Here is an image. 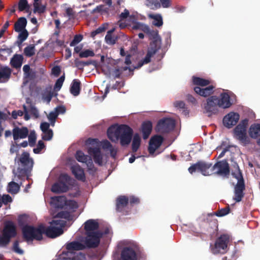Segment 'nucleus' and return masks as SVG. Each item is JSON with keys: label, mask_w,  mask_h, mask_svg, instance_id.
<instances>
[{"label": "nucleus", "mask_w": 260, "mask_h": 260, "mask_svg": "<svg viewBox=\"0 0 260 260\" xmlns=\"http://www.w3.org/2000/svg\"><path fill=\"white\" fill-rule=\"evenodd\" d=\"M213 175H218L223 177H228L230 175L229 165L225 159L218 161L212 168Z\"/></svg>", "instance_id": "2eb2a0df"}, {"label": "nucleus", "mask_w": 260, "mask_h": 260, "mask_svg": "<svg viewBox=\"0 0 260 260\" xmlns=\"http://www.w3.org/2000/svg\"><path fill=\"white\" fill-rule=\"evenodd\" d=\"M52 199L56 202V207L63 208L73 213L78 208L77 202L74 200L67 201L64 197H55Z\"/></svg>", "instance_id": "9b49d317"}, {"label": "nucleus", "mask_w": 260, "mask_h": 260, "mask_svg": "<svg viewBox=\"0 0 260 260\" xmlns=\"http://www.w3.org/2000/svg\"><path fill=\"white\" fill-rule=\"evenodd\" d=\"M230 209L229 206H228V207H226L225 208H222V209L218 210L217 211L214 212V214L218 217H221V216H225V215H227L228 214H229L230 212Z\"/></svg>", "instance_id": "79ce46f5"}, {"label": "nucleus", "mask_w": 260, "mask_h": 260, "mask_svg": "<svg viewBox=\"0 0 260 260\" xmlns=\"http://www.w3.org/2000/svg\"><path fill=\"white\" fill-rule=\"evenodd\" d=\"M128 202H129L131 205H134V204H139L140 202L139 199L135 197L131 196L128 198Z\"/></svg>", "instance_id": "bf43d9fd"}, {"label": "nucleus", "mask_w": 260, "mask_h": 260, "mask_svg": "<svg viewBox=\"0 0 260 260\" xmlns=\"http://www.w3.org/2000/svg\"><path fill=\"white\" fill-rule=\"evenodd\" d=\"M234 166L235 170L232 173V175L238 180V182L235 186L233 200L236 202H240L244 196V190L245 189V185L242 172L238 164L235 162Z\"/></svg>", "instance_id": "39448f33"}, {"label": "nucleus", "mask_w": 260, "mask_h": 260, "mask_svg": "<svg viewBox=\"0 0 260 260\" xmlns=\"http://www.w3.org/2000/svg\"><path fill=\"white\" fill-rule=\"evenodd\" d=\"M73 174L75 178L80 181H85V176L83 169L78 164L74 165L71 168Z\"/></svg>", "instance_id": "4be33fe9"}, {"label": "nucleus", "mask_w": 260, "mask_h": 260, "mask_svg": "<svg viewBox=\"0 0 260 260\" xmlns=\"http://www.w3.org/2000/svg\"><path fill=\"white\" fill-rule=\"evenodd\" d=\"M230 238L228 235L222 234L216 240L212 251L214 254L224 253L227 251Z\"/></svg>", "instance_id": "ddd939ff"}, {"label": "nucleus", "mask_w": 260, "mask_h": 260, "mask_svg": "<svg viewBox=\"0 0 260 260\" xmlns=\"http://www.w3.org/2000/svg\"><path fill=\"white\" fill-rule=\"evenodd\" d=\"M12 134L14 140L16 141L19 139H24L28 135V130L26 127H15L12 131Z\"/></svg>", "instance_id": "6ab92c4d"}, {"label": "nucleus", "mask_w": 260, "mask_h": 260, "mask_svg": "<svg viewBox=\"0 0 260 260\" xmlns=\"http://www.w3.org/2000/svg\"><path fill=\"white\" fill-rule=\"evenodd\" d=\"M212 164L204 161H198L197 163L192 164L188 169L190 174L196 171L201 172L204 176L213 175Z\"/></svg>", "instance_id": "1a4fd4ad"}, {"label": "nucleus", "mask_w": 260, "mask_h": 260, "mask_svg": "<svg viewBox=\"0 0 260 260\" xmlns=\"http://www.w3.org/2000/svg\"><path fill=\"white\" fill-rule=\"evenodd\" d=\"M18 164H20L23 168H18V172L19 176H25L30 172L34 165V161L30 157L29 154L27 152H23L18 159Z\"/></svg>", "instance_id": "6e6552de"}, {"label": "nucleus", "mask_w": 260, "mask_h": 260, "mask_svg": "<svg viewBox=\"0 0 260 260\" xmlns=\"http://www.w3.org/2000/svg\"><path fill=\"white\" fill-rule=\"evenodd\" d=\"M239 118L240 115H225L222 120L223 124L225 127L230 128L237 123Z\"/></svg>", "instance_id": "a211bd4d"}, {"label": "nucleus", "mask_w": 260, "mask_h": 260, "mask_svg": "<svg viewBox=\"0 0 260 260\" xmlns=\"http://www.w3.org/2000/svg\"><path fill=\"white\" fill-rule=\"evenodd\" d=\"M152 129V122L150 121H144L142 123L141 126V132L143 138L147 139L150 136Z\"/></svg>", "instance_id": "5701e85b"}, {"label": "nucleus", "mask_w": 260, "mask_h": 260, "mask_svg": "<svg viewBox=\"0 0 260 260\" xmlns=\"http://www.w3.org/2000/svg\"><path fill=\"white\" fill-rule=\"evenodd\" d=\"M19 151L18 145V144H12L11 146L10 152L11 154H13L14 153H18Z\"/></svg>", "instance_id": "69168bd1"}, {"label": "nucleus", "mask_w": 260, "mask_h": 260, "mask_svg": "<svg viewBox=\"0 0 260 260\" xmlns=\"http://www.w3.org/2000/svg\"><path fill=\"white\" fill-rule=\"evenodd\" d=\"M17 235V227L14 223L10 220L6 221L2 231V235H0V245L6 246L9 244L11 239Z\"/></svg>", "instance_id": "423d86ee"}, {"label": "nucleus", "mask_w": 260, "mask_h": 260, "mask_svg": "<svg viewBox=\"0 0 260 260\" xmlns=\"http://www.w3.org/2000/svg\"><path fill=\"white\" fill-rule=\"evenodd\" d=\"M149 17L153 19V21H152L153 25L156 26H160L162 25V18L160 15L149 14Z\"/></svg>", "instance_id": "72a5a7b5"}, {"label": "nucleus", "mask_w": 260, "mask_h": 260, "mask_svg": "<svg viewBox=\"0 0 260 260\" xmlns=\"http://www.w3.org/2000/svg\"><path fill=\"white\" fill-rule=\"evenodd\" d=\"M157 50V47L156 45L154 43L151 44L150 47L148 49L147 53L145 58L143 61L139 62V65L137 67L135 66L134 64H133L132 66H129L132 63L130 59L131 56L129 55H127L125 58V63L128 66L124 67L122 70L123 71H125L128 69L129 71H132L134 69L141 67L144 63H148L150 61L151 57L155 54Z\"/></svg>", "instance_id": "0eeeda50"}, {"label": "nucleus", "mask_w": 260, "mask_h": 260, "mask_svg": "<svg viewBox=\"0 0 260 260\" xmlns=\"http://www.w3.org/2000/svg\"><path fill=\"white\" fill-rule=\"evenodd\" d=\"M121 260H137L135 250L131 247H124L121 252Z\"/></svg>", "instance_id": "f3484780"}, {"label": "nucleus", "mask_w": 260, "mask_h": 260, "mask_svg": "<svg viewBox=\"0 0 260 260\" xmlns=\"http://www.w3.org/2000/svg\"><path fill=\"white\" fill-rule=\"evenodd\" d=\"M146 5L151 9H156L160 7V5L157 0H147Z\"/></svg>", "instance_id": "a19ab883"}, {"label": "nucleus", "mask_w": 260, "mask_h": 260, "mask_svg": "<svg viewBox=\"0 0 260 260\" xmlns=\"http://www.w3.org/2000/svg\"><path fill=\"white\" fill-rule=\"evenodd\" d=\"M80 89V82L77 80H74L72 83L70 89L71 93L76 96L79 94Z\"/></svg>", "instance_id": "473e14b6"}, {"label": "nucleus", "mask_w": 260, "mask_h": 260, "mask_svg": "<svg viewBox=\"0 0 260 260\" xmlns=\"http://www.w3.org/2000/svg\"><path fill=\"white\" fill-rule=\"evenodd\" d=\"M107 24H104L99 27L94 31L92 32V35H95L101 33L106 30Z\"/></svg>", "instance_id": "e2e57ef3"}, {"label": "nucleus", "mask_w": 260, "mask_h": 260, "mask_svg": "<svg viewBox=\"0 0 260 260\" xmlns=\"http://www.w3.org/2000/svg\"><path fill=\"white\" fill-rule=\"evenodd\" d=\"M128 204V198L125 196H120L116 200V209L118 211H122L123 208L124 214H126L125 208Z\"/></svg>", "instance_id": "412c9836"}, {"label": "nucleus", "mask_w": 260, "mask_h": 260, "mask_svg": "<svg viewBox=\"0 0 260 260\" xmlns=\"http://www.w3.org/2000/svg\"><path fill=\"white\" fill-rule=\"evenodd\" d=\"M175 126V121L170 118L159 120L156 126V131L161 134H167L172 131Z\"/></svg>", "instance_id": "f8f14e48"}, {"label": "nucleus", "mask_w": 260, "mask_h": 260, "mask_svg": "<svg viewBox=\"0 0 260 260\" xmlns=\"http://www.w3.org/2000/svg\"><path fill=\"white\" fill-rule=\"evenodd\" d=\"M50 124L48 122H42L40 125V128L42 132H45L48 130L50 129L49 128Z\"/></svg>", "instance_id": "680f3d73"}, {"label": "nucleus", "mask_w": 260, "mask_h": 260, "mask_svg": "<svg viewBox=\"0 0 260 260\" xmlns=\"http://www.w3.org/2000/svg\"><path fill=\"white\" fill-rule=\"evenodd\" d=\"M192 80L194 84L202 87L208 85L210 83L209 80H206L199 77H193Z\"/></svg>", "instance_id": "e433bc0d"}, {"label": "nucleus", "mask_w": 260, "mask_h": 260, "mask_svg": "<svg viewBox=\"0 0 260 260\" xmlns=\"http://www.w3.org/2000/svg\"><path fill=\"white\" fill-rule=\"evenodd\" d=\"M71 177L67 174H63L60 176L59 180L57 182L53 184L51 187V191L55 193H61L67 192L69 187L66 182H69Z\"/></svg>", "instance_id": "4468645a"}, {"label": "nucleus", "mask_w": 260, "mask_h": 260, "mask_svg": "<svg viewBox=\"0 0 260 260\" xmlns=\"http://www.w3.org/2000/svg\"><path fill=\"white\" fill-rule=\"evenodd\" d=\"M102 145L104 149H109L112 147V144L107 140L102 141Z\"/></svg>", "instance_id": "052dcab7"}, {"label": "nucleus", "mask_w": 260, "mask_h": 260, "mask_svg": "<svg viewBox=\"0 0 260 260\" xmlns=\"http://www.w3.org/2000/svg\"><path fill=\"white\" fill-rule=\"evenodd\" d=\"M22 56L20 55H15L12 58L11 63L12 66L15 68H19L22 63Z\"/></svg>", "instance_id": "f704fd0d"}, {"label": "nucleus", "mask_w": 260, "mask_h": 260, "mask_svg": "<svg viewBox=\"0 0 260 260\" xmlns=\"http://www.w3.org/2000/svg\"><path fill=\"white\" fill-rule=\"evenodd\" d=\"M174 106L180 109L185 108V105L183 102L179 101L174 103Z\"/></svg>", "instance_id": "774afa93"}, {"label": "nucleus", "mask_w": 260, "mask_h": 260, "mask_svg": "<svg viewBox=\"0 0 260 260\" xmlns=\"http://www.w3.org/2000/svg\"><path fill=\"white\" fill-rule=\"evenodd\" d=\"M73 213L68 210L62 211L58 212L56 217L60 218H64L68 220H72L73 219Z\"/></svg>", "instance_id": "2f4dec72"}, {"label": "nucleus", "mask_w": 260, "mask_h": 260, "mask_svg": "<svg viewBox=\"0 0 260 260\" xmlns=\"http://www.w3.org/2000/svg\"><path fill=\"white\" fill-rule=\"evenodd\" d=\"M44 143L42 140L38 141L37 147L34 148L33 152L36 154H39L41 152V150L45 147Z\"/></svg>", "instance_id": "8fccbe9b"}, {"label": "nucleus", "mask_w": 260, "mask_h": 260, "mask_svg": "<svg viewBox=\"0 0 260 260\" xmlns=\"http://www.w3.org/2000/svg\"><path fill=\"white\" fill-rule=\"evenodd\" d=\"M132 28L134 29L141 30L147 34H150L148 26L140 22L133 21L132 22Z\"/></svg>", "instance_id": "c85d7f7f"}, {"label": "nucleus", "mask_w": 260, "mask_h": 260, "mask_svg": "<svg viewBox=\"0 0 260 260\" xmlns=\"http://www.w3.org/2000/svg\"><path fill=\"white\" fill-rule=\"evenodd\" d=\"M214 87L213 86H209L206 88H201L199 86L194 87V91L201 96L204 97L210 95L212 92Z\"/></svg>", "instance_id": "393cba45"}, {"label": "nucleus", "mask_w": 260, "mask_h": 260, "mask_svg": "<svg viewBox=\"0 0 260 260\" xmlns=\"http://www.w3.org/2000/svg\"><path fill=\"white\" fill-rule=\"evenodd\" d=\"M11 71L7 67L0 68V83H4L7 82L10 76Z\"/></svg>", "instance_id": "bb28decb"}, {"label": "nucleus", "mask_w": 260, "mask_h": 260, "mask_svg": "<svg viewBox=\"0 0 260 260\" xmlns=\"http://www.w3.org/2000/svg\"><path fill=\"white\" fill-rule=\"evenodd\" d=\"M48 119L50 122V124L51 126H53L54 125L56 120L57 118L58 115H47Z\"/></svg>", "instance_id": "13d9d810"}, {"label": "nucleus", "mask_w": 260, "mask_h": 260, "mask_svg": "<svg viewBox=\"0 0 260 260\" xmlns=\"http://www.w3.org/2000/svg\"><path fill=\"white\" fill-rule=\"evenodd\" d=\"M108 138L113 142L119 140L121 146H128L132 141V152H136L139 149L141 142V138L138 133L134 135V131L126 124H114L107 129Z\"/></svg>", "instance_id": "f03ea898"}, {"label": "nucleus", "mask_w": 260, "mask_h": 260, "mask_svg": "<svg viewBox=\"0 0 260 260\" xmlns=\"http://www.w3.org/2000/svg\"><path fill=\"white\" fill-rule=\"evenodd\" d=\"M90 156L85 155V154L81 150L77 151L75 154L76 159L81 162H86Z\"/></svg>", "instance_id": "c9c22d12"}, {"label": "nucleus", "mask_w": 260, "mask_h": 260, "mask_svg": "<svg viewBox=\"0 0 260 260\" xmlns=\"http://www.w3.org/2000/svg\"><path fill=\"white\" fill-rule=\"evenodd\" d=\"M53 93L51 88L46 89L43 94L42 99L44 102L49 103L52 97Z\"/></svg>", "instance_id": "4c0bfd02"}, {"label": "nucleus", "mask_w": 260, "mask_h": 260, "mask_svg": "<svg viewBox=\"0 0 260 260\" xmlns=\"http://www.w3.org/2000/svg\"><path fill=\"white\" fill-rule=\"evenodd\" d=\"M64 80V76H61L56 81L55 86H54V90L56 91H58L61 88L62 84Z\"/></svg>", "instance_id": "3c124183"}, {"label": "nucleus", "mask_w": 260, "mask_h": 260, "mask_svg": "<svg viewBox=\"0 0 260 260\" xmlns=\"http://www.w3.org/2000/svg\"><path fill=\"white\" fill-rule=\"evenodd\" d=\"M24 52L25 55L27 56H31L33 55L35 52V46L32 45H30L26 47L25 48Z\"/></svg>", "instance_id": "a18cd8bd"}, {"label": "nucleus", "mask_w": 260, "mask_h": 260, "mask_svg": "<svg viewBox=\"0 0 260 260\" xmlns=\"http://www.w3.org/2000/svg\"><path fill=\"white\" fill-rule=\"evenodd\" d=\"M23 71L24 73V77L26 78H29L30 76V67L28 65H24L23 67Z\"/></svg>", "instance_id": "4d7b16f0"}, {"label": "nucleus", "mask_w": 260, "mask_h": 260, "mask_svg": "<svg viewBox=\"0 0 260 260\" xmlns=\"http://www.w3.org/2000/svg\"><path fill=\"white\" fill-rule=\"evenodd\" d=\"M94 11L99 12H106L108 11V8L105 7V6L104 5H100L99 6H98L95 9Z\"/></svg>", "instance_id": "338daca9"}, {"label": "nucleus", "mask_w": 260, "mask_h": 260, "mask_svg": "<svg viewBox=\"0 0 260 260\" xmlns=\"http://www.w3.org/2000/svg\"><path fill=\"white\" fill-rule=\"evenodd\" d=\"M86 163L88 169L89 171H91L93 172H96V169L94 166L91 157H89L88 160H87V161Z\"/></svg>", "instance_id": "864d4df0"}, {"label": "nucleus", "mask_w": 260, "mask_h": 260, "mask_svg": "<svg viewBox=\"0 0 260 260\" xmlns=\"http://www.w3.org/2000/svg\"><path fill=\"white\" fill-rule=\"evenodd\" d=\"M19 32L18 38L21 41H24L28 37V33L26 29L18 31Z\"/></svg>", "instance_id": "603ef678"}, {"label": "nucleus", "mask_w": 260, "mask_h": 260, "mask_svg": "<svg viewBox=\"0 0 260 260\" xmlns=\"http://www.w3.org/2000/svg\"><path fill=\"white\" fill-rule=\"evenodd\" d=\"M2 200L3 204L5 205H7L9 203L12 202V199L9 194H4L2 197Z\"/></svg>", "instance_id": "6e6d98bb"}, {"label": "nucleus", "mask_w": 260, "mask_h": 260, "mask_svg": "<svg viewBox=\"0 0 260 260\" xmlns=\"http://www.w3.org/2000/svg\"><path fill=\"white\" fill-rule=\"evenodd\" d=\"M20 190V186L18 183L12 181L9 183L7 191L11 194H16Z\"/></svg>", "instance_id": "7c9ffc66"}, {"label": "nucleus", "mask_w": 260, "mask_h": 260, "mask_svg": "<svg viewBox=\"0 0 260 260\" xmlns=\"http://www.w3.org/2000/svg\"><path fill=\"white\" fill-rule=\"evenodd\" d=\"M52 226L46 228L40 224L36 228L30 225H25L22 228L23 238L26 242L34 240L41 241L43 239V234H45L47 237L54 238L61 234L63 231L62 229L65 224L63 220L61 219L53 220L50 222Z\"/></svg>", "instance_id": "f257e3e1"}, {"label": "nucleus", "mask_w": 260, "mask_h": 260, "mask_svg": "<svg viewBox=\"0 0 260 260\" xmlns=\"http://www.w3.org/2000/svg\"><path fill=\"white\" fill-rule=\"evenodd\" d=\"M26 216L25 214L20 215L18 217V222L20 225L24 224L26 222Z\"/></svg>", "instance_id": "0e129e2a"}, {"label": "nucleus", "mask_w": 260, "mask_h": 260, "mask_svg": "<svg viewBox=\"0 0 260 260\" xmlns=\"http://www.w3.org/2000/svg\"><path fill=\"white\" fill-rule=\"evenodd\" d=\"M18 8L20 11L24 10L28 11L29 10V6L27 0H20L18 4Z\"/></svg>", "instance_id": "37998d69"}, {"label": "nucleus", "mask_w": 260, "mask_h": 260, "mask_svg": "<svg viewBox=\"0 0 260 260\" xmlns=\"http://www.w3.org/2000/svg\"><path fill=\"white\" fill-rule=\"evenodd\" d=\"M34 12L39 13H43L45 10V6L40 5V0H34Z\"/></svg>", "instance_id": "58836bf2"}, {"label": "nucleus", "mask_w": 260, "mask_h": 260, "mask_svg": "<svg viewBox=\"0 0 260 260\" xmlns=\"http://www.w3.org/2000/svg\"><path fill=\"white\" fill-rule=\"evenodd\" d=\"M248 120L246 118L242 120L234 129V137L243 143L248 141L247 128Z\"/></svg>", "instance_id": "9d476101"}, {"label": "nucleus", "mask_w": 260, "mask_h": 260, "mask_svg": "<svg viewBox=\"0 0 260 260\" xmlns=\"http://www.w3.org/2000/svg\"><path fill=\"white\" fill-rule=\"evenodd\" d=\"M82 39H83L82 36L80 35H76L74 37L73 40L70 43V46H75V45H76L78 43H79V42H80L82 40Z\"/></svg>", "instance_id": "5fc2aeb1"}, {"label": "nucleus", "mask_w": 260, "mask_h": 260, "mask_svg": "<svg viewBox=\"0 0 260 260\" xmlns=\"http://www.w3.org/2000/svg\"><path fill=\"white\" fill-rule=\"evenodd\" d=\"M25 114H37L38 110L35 106L31 103L27 101L26 103L23 106Z\"/></svg>", "instance_id": "c756f323"}, {"label": "nucleus", "mask_w": 260, "mask_h": 260, "mask_svg": "<svg viewBox=\"0 0 260 260\" xmlns=\"http://www.w3.org/2000/svg\"><path fill=\"white\" fill-rule=\"evenodd\" d=\"M94 55V53L92 50L87 49L81 51L79 53V56L81 58H86L90 56H93Z\"/></svg>", "instance_id": "49530a36"}, {"label": "nucleus", "mask_w": 260, "mask_h": 260, "mask_svg": "<svg viewBox=\"0 0 260 260\" xmlns=\"http://www.w3.org/2000/svg\"><path fill=\"white\" fill-rule=\"evenodd\" d=\"M86 237L84 241L88 248H95L99 246L103 233L98 230L99 223L95 219H88L84 223Z\"/></svg>", "instance_id": "7ed1b4c3"}, {"label": "nucleus", "mask_w": 260, "mask_h": 260, "mask_svg": "<svg viewBox=\"0 0 260 260\" xmlns=\"http://www.w3.org/2000/svg\"><path fill=\"white\" fill-rule=\"evenodd\" d=\"M37 137L35 132H31L28 136L29 145L30 147L35 146L36 144Z\"/></svg>", "instance_id": "de8ad7c7"}, {"label": "nucleus", "mask_w": 260, "mask_h": 260, "mask_svg": "<svg viewBox=\"0 0 260 260\" xmlns=\"http://www.w3.org/2000/svg\"><path fill=\"white\" fill-rule=\"evenodd\" d=\"M88 153L93 155V160L95 164L99 166L103 164V156L100 149L99 147H90L88 149Z\"/></svg>", "instance_id": "aec40b11"}, {"label": "nucleus", "mask_w": 260, "mask_h": 260, "mask_svg": "<svg viewBox=\"0 0 260 260\" xmlns=\"http://www.w3.org/2000/svg\"><path fill=\"white\" fill-rule=\"evenodd\" d=\"M249 135L253 139H256L260 137V123H254L252 124L249 129Z\"/></svg>", "instance_id": "a878e982"}, {"label": "nucleus", "mask_w": 260, "mask_h": 260, "mask_svg": "<svg viewBox=\"0 0 260 260\" xmlns=\"http://www.w3.org/2000/svg\"><path fill=\"white\" fill-rule=\"evenodd\" d=\"M235 95L231 91H223L219 97L212 96L207 100V103L204 105V108L207 112H212L216 110L217 107L223 109L229 108L233 104Z\"/></svg>", "instance_id": "20e7f679"}, {"label": "nucleus", "mask_w": 260, "mask_h": 260, "mask_svg": "<svg viewBox=\"0 0 260 260\" xmlns=\"http://www.w3.org/2000/svg\"><path fill=\"white\" fill-rule=\"evenodd\" d=\"M19 241L15 240L13 243L12 249L15 252L19 254H23V250L19 248Z\"/></svg>", "instance_id": "09e8293b"}, {"label": "nucleus", "mask_w": 260, "mask_h": 260, "mask_svg": "<svg viewBox=\"0 0 260 260\" xmlns=\"http://www.w3.org/2000/svg\"><path fill=\"white\" fill-rule=\"evenodd\" d=\"M27 21L24 17H20L15 23L14 29L16 31H20L25 29Z\"/></svg>", "instance_id": "cd10ccee"}, {"label": "nucleus", "mask_w": 260, "mask_h": 260, "mask_svg": "<svg viewBox=\"0 0 260 260\" xmlns=\"http://www.w3.org/2000/svg\"><path fill=\"white\" fill-rule=\"evenodd\" d=\"M88 248L86 244H84L78 241H73L68 243L66 245V248L69 251L81 250Z\"/></svg>", "instance_id": "b1692460"}, {"label": "nucleus", "mask_w": 260, "mask_h": 260, "mask_svg": "<svg viewBox=\"0 0 260 260\" xmlns=\"http://www.w3.org/2000/svg\"><path fill=\"white\" fill-rule=\"evenodd\" d=\"M53 135V131L50 129L45 132H43V134L42 135V139L44 141H49L52 138Z\"/></svg>", "instance_id": "c03bdc74"}, {"label": "nucleus", "mask_w": 260, "mask_h": 260, "mask_svg": "<svg viewBox=\"0 0 260 260\" xmlns=\"http://www.w3.org/2000/svg\"><path fill=\"white\" fill-rule=\"evenodd\" d=\"M164 138L160 135H155L152 137L150 141L148 146V151L150 154L154 153L155 150L161 145Z\"/></svg>", "instance_id": "dca6fc26"}, {"label": "nucleus", "mask_w": 260, "mask_h": 260, "mask_svg": "<svg viewBox=\"0 0 260 260\" xmlns=\"http://www.w3.org/2000/svg\"><path fill=\"white\" fill-rule=\"evenodd\" d=\"M114 30V29H113L111 30L108 31L107 35L105 37L106 42L108 44L113 45L116 42L115 37H113L112 35Z\"/></svg>", "instance_id": "ea45409f"}]
</instances>
